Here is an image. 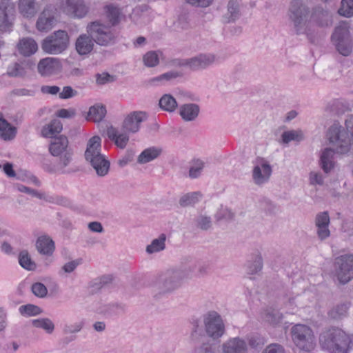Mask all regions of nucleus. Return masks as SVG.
<instances>
[{
  "label": "nucleus",
  "instance_id": "nucleus-1",
  "mask_svg": "<svg viewBox=\"0 0 353 353\" xmlns=\"http://www.w3.org/2000/svg\"><path fill=\"white\" fill-rule=\"evenodd\" d=\"M327 139L332 148H327L321 154V168L328 173L334 168V153L340 154H353V116H349L345 121V125L334 123L327 131Z\"/></svg>",
  "mask_w": 353,
  "mask_h": 353
},
{
  "label": "nucleus",
  "instance_id": "nucleus-2",
  "mask_svg": "<svg viewBox=\"0 0 353 353\" xmlns=\"http://www.w3.org/2000/svg\"><path fill=\"white\" fill-rule=\"evenodd\" d=\"M192 325L190 340L195 343L200 342L205 336L214 340L219 339L225 332V323L221 316L214 310L203 314L201 321L194 320Z\"/></svg>",
  "mask_w": 353,
  "mask_h": 353
},
{
  "label": "nucleus",
  "instance_id": "nucleus-3",
  "mask_svg": "<svg viewBox=\"0 0 353 353\" xmlns=\"http://www.w3.org/2000/svg\"><path fill=\"white\" fill-rule=\"evenodd\" d=\"M193 270V267L173 268L158 274L152 283L154 298L159 299L178 290Z\"/></svg>",
  "mask_w": 353,
  "mask_h": 353
},
{
  "label": "nucleus",
  "instance_id": "nucleus-4",
  "mask_svg": "<svg viewBox=\"0 0 353 353\" xmlns=\"http://www.w3.org/2000/svg\"><path fill=\"white\" fill-rule=\"evenodd\" d=\"M320 344L330 353H349L353 349V336L339 327H331L323 332Z\"/></svg>",
  "mask_w": 353,
  "mask_h": 353
},
{
  "label": "nucleus",
  "instance_id": "nucleus-5",
  "mask_svg": "<svg viewBox=\"0 0 353 353\" xmlns=\"http://www.w3.org/2000/svg\"><path fill=\"white\" fill-rule=\"evenodd\" d=\"M101 139L99 136L91 137L87 143L85 158L99 176H105L110 170V163L101 153Z\"/></svg>",
  "mask_w": 353,
  "mask_h": 353
},
{
  "label": "nucleus",
  "instance_id": "nucleus-6",
  "mask_svg": "<svg viewBox=\"0 0 353 353\" xmlns=\"http://www.w3.org/2000/svg\"><path fill=\"white\" fill-rule=\"evenodd\" d=\"M49 151L54 157H59L58 170L62 173H69L74 170H65L72 161V150L68 147V140L65 136L53 137L49 146Z\"/></svg>",
  "mask_w": 353,
  "mask_h": 353
},
{
  "label": "nucleus",
  "instance_id": "nucleus-7",
  "mask_svg": "<svg viewBox=\"0 0 353 353\" xmlns=\"http://www.w3.org/2000/svg\"><path fill=\"white\" fill-rule=\"evenodd\" d=\"M87 32L97 44L101 46H108L114 44L117 37V33L114 28L100 20L88 23Z\"/></svg>",
  "mask_w": 353,
  "mask_h": 353
},
{
  "label": "nucleus",
  "instance_id": "nucleus-8",
  "mask_svg": "<svg viewBox=\"0 0 353 353\" xmlns=\"http://www.w3.org/2000/svg\"><path fill=\"white\" fill-rule=\"evenodd\" d=\"M309 12V8L301 0H292L290 2L288 15L296 34L305 33Z\"/></svg>",
  "mask_w": 353,
  "mask_h": 353
},
{
  "label": "nucleus",
  "instance_id": "nucleus-9",
  "mask_svg": "<svg viewBox=\"0 0 353 353\" xmlns=\"http://www.w3.org/2000/svg\"><path fill=\"white\" fill-rule=\"evenodd\" d=\"M69 46V36L65 30L54 31L46 37L41 43V49L47 54H59Z\"/></svg>",
  "mask_w": 353,
  "mask_h": 353
},
{
  "label": "nucleus",
  "instance_id": "nucleus-10",
  "mask_svg": "<svg viewBox=\"0 0 353 353\" xmlns=\"http://www.w3.org/2000/svg\"><path fill=\"white\" fill-rule=\"evenodd\" d=\"M292 339L295 345L304 351L312 350L315 346V336L312 330L304 324H296L292 327Z\"/></svg>",
  "mask_w": 353,
  "mask_h": 353
},
{
  "label": "nucleus",
  "instance_id": "nucleus-11",
  "mask_svg": "<svg viewBox=\"0 0 353 353\" xmlns=\"http://www.w3.org/2000/svg\"><path fill=\"white\" fill-rule=\"evenodd\" d=\"M333 275L343 285L352 280L353 279V255L345 254L336 258Z\"/></svg>",
  "mask_w": 353,
  "mask_h": 353
},
{
  "label": "nucleus",
  "instance_id": "nucleus-12",
  "mask_svg": "<svg viewBox=\"0 0 353 353\" xmlns=\"http://www.w3.org/2000/svg\"><path fill=\"white\" fill-rule=\"evenodd\" d=\"M332 40L341 54L345 57L350 54L352 50V42L346 25H341L335 28Z\"/></svg>",
  "mask_w": 353,
  "mask_h": 353
},
{
  "label": "nucleus",
  "instance_id": "nucleus-13",
  "mask_svg": "<svg viewBox=\"0 0 353 353\" xmlns=\"http://www.w3.org/2000/svg\"><path fill=\"white\" fill-rule=\"evenodd\" d=\"M15 14V4L12 0L0 1V30L6 31L12 26Z\"/></svg>",
  "mask_w": 353,
  "mask_h": 353
},
{
  "label": "nucleus",
  "instance_id": "nucleus-14",
  "mask_svg": "<svg viewBox=\"0 0 353 353\" xmlns=\"http://www.w3.org/2000/svg\"><path fill=\"white\" fill-rule=\"evenodd\" d=\"M272 172V167L265 159H256L252 175L254 183L258 185L265 183L270 179Z\"/></svg>",
  "mask_w": 353,
  "mask_h": 353
},
{
  "label": "nucleus",
  "instance_id": "nucleus-15",
  "mask_svg": "<svg viewBox=\"0 0 353 353\" xmlns=\"http://www.w3.org/2000/svg\"><path fill=\"white\" fill-rule=\"evenodd\" d=\"M145 119V112H132L124 119L122 123V130L128 133H136L139 130L141 123Z\"/></svg>",
  "mask_w": 353,
  "mask_h": 353
},
{
  "label": "nucleus",
  "instance_id": "nucleus-16",
  "mask_svg": "<svg viewBox=\"0 0 353 353\" xmlns=\"http://www.w3.org/2000/svg\"><path fill=\"white\" fill-rule=\"evenodd\" d=\"M62 64L58 58L46 57L40 60L37 69L42 76H50L61 70Z\"/></svg>",
  "mask_w": 353,
  "mask_h": 353
},
{
  "label": "nucleus",
  "instance_id": "nucleus-17",
  "mask_svg": "<svg viewBox=\"0 0 353 353\" xmlns=\"http://www.w3.org/2000/svg\"><path fill=\"white\" fill-rule=\"evenodd\" d=\"M221 351V353H248V346L243 339L232 337L222 343Z\"/></svg>",
  "mask_w": 353,
  "mask_h": 353
},
{
  "label": "nucleus",
  "instance_id": "nucleus-18",
  "mask_svg": "<svg viewBox=\"0 0 353 353\" xmlns=\"http://www.w3.org/2000/svg\"><path fill=\"white\" fill-rule=\"evenodd\" d=\"M62 6L65 12L77 18H83L88 11L83 0H64Z\"/></svg>",
  "mask_w": 353,
  "mask_h": 353
},
{
  "label": "nucleus",
  "instance_id": "nucleus-19",
  "mask_svg": "<svg viewBox=\"0 0 353 353\" xmlns=\"http://www.w3.org/2000/svg\"><path fill=\"white\" fill-rule=\"evenodd\" d=\"M216 57L212 54H201L191 59H186L183 65L190 67V69L196 70L204 69L212 65L215 61Z\"/></svg>",
  "mask_w": 353,
  "mask_h": 353
},
{
  "label": "nucleus",
  "instance_id": "nucleus-20",
  "mask_svg": "<svg viewBox=\"0 0 353 353\" xmlns=\"http://www.w3.org/2000/svg\"><path fill=\"white\" fill-rule=\"evenodd\" d=\"M330 216L327 212H322L316 214L315 218V225L318 238L323 241L330 236L329 230Z\"/></svg>",
  "mask_w": 353,
  "mask_h": 353
},
{
  "label": "nucleus",
  "instance_id": "nucleus-21",
  "mask_svg": "<svg viewBox=\"0 0 353 353\" xmlns=\"http://www.w3.org/2000/svg\"><path fill=\"white\" fill-rule=\"evenodd\" d=\"M311 21L321 27H327L332 23V14L321 6L313 8L311 14Z\"/></svg>",
  "mask_w": 353,
  "mask_h": 353
},
{
  "label": "nucleus",
  "instance_id": "nucleus-22",
  "mask_svg": "<svg viewBox=\"0 0 353 353\" xmlns=\"http://www.w3.org/2000/svg\"><path fill=\"white\" fill-rule=\"evenodd\" d=\"M55 18L52 12L46 8L39 15L36 26L40 32H48L53 28Z\"/></svg>",
  "mask_w": 353,
  "mask_h": 353
},
{
  "label": "nucleus",
  "instance_id": "nucleus-23",
  "mask_svg": "<svg viewBox=\"0 0 353 353\" xmlns=\"http://www.w3.org/2000/svg\"><path fill=\"white\" fill-rule=\"evenodd\" d=\"M128 133V132L125 131L120 132L118 129L113 126H110L107 129V135L108 138L121 149H124L129 141V136Z\"/></svg>",
  "mask_w": 353,
  "mask_h": 353
},
{
  "label": "nucleus",
  "instance_id": "nucleus-24",
  "mask_svg": "<svg viewBox=\"0 0 353 353\" xmlns=\"http://www.w3.org/2000/svg\"><path fill=\"white\" fill-rule=\"evenodd\" d=\"M36 248L41 254L51 256L55 249L54 242L49 236L43 235L37 239Z\"/></svg>",
  "mask_w": 353,
  "mask_h": 353
},
{
  "label": "nucleus",
  "instance_id": "nucleus-25",
  "mask_svg": "<svg viewBox=\"0 0 353 353\" xmlns=\"http://www.w3.org/2000/svg\"><path fill=\"white\" fill-rule=\"evenodd\" d=\"M37 5L35 0H19V12L24 17L31 18L34 17L37 12Z\"/></svg>",
  "mask_w": 353,
  "mask_h": 353
},
{
  "label": "nucleus",
  "instance_id": "nucleus-26",
  "mask_svg": "<svg viewBox=\"0 0 353 353\" xmlns=\"http://www.w3.org/2000/svg\"><path fill=\"white\" fill-rule=\"evenodd\" d=\"M17 133V128L12 126L0 112V138L8 141L14 139Z\"/></svg>",
  "mask_w": 353,
  "mask_h": 353
},
{
  "label": "nucleus",
  "instance_id": "nucleus-27",
  "mask_svg": "<svg viewBox=\"0 0 353 353\" xmlns=\"http://www.w3.org/2000/svg\"><path fill=\"white\" fill-rule=\"evenodd\" d=\"M263 268V258L259 251L253 252L247 262L248 272L251 274L259 272Z\"/></svg>",
  "mask_w": 353,
  "mask_h": 353
},
{
  "label": "nucleus",
  "instance_id": "nucleus-28",
  "mask_svg": "<svg viewBox=\"0 0 353 353\" xmlns=\"http://www.w3.org/2000/svg\"><path fill=\"white\" fill-rule=\"evenodd\" d=\"M93 42L89 34H82L76 41V49L80 54H86L92 50Z\"/></svg>",
  "mask_w": 353,
  "mask_h": 353
},
{
  "label": "nucleus",
  "instance_id": "nucleus-29",
  "mask_svg": "<svg viewBox=\"0 0 353 353\" xmlns=\"http://www.w3.org/2000/svg\"><path fill=\"white\" fill-rule=\"evenodd\" d=\"M38 46L36 41L30 38L21 39L18 44L19 52L25 57H29L36 52Z\"/></svg>",
  "mask_w": 353,
  "mask_h": 353
},
{
  "label": "nucleus",
  "instance_id": "nucleus-30",
  "mask_svg": "<svg viewBox=\"0 0 353 353\" xmlns=\"http://www.w3.org/2000/svg\"><path fill=\"white\" fill-rule=\"evenodd\" d=\"M105 114L106 108L105 105L96 104L90 108L86 119L88 121L99 123L103 120Z\"/></svg>",
  "mask_w": 353,
  "mask_h": 353
},
{
  "label": "nucleus",
  "instance_id": "nucleus-31",
  "mask_svg": "<svg viewBox=\"0 0 353 353\" xmlns=\"http://www.w3.org/2000/svg\"><path fill=\"white\" fill-rule=\"evenodd\" d=\"M199 113V107L196 104H185L181 107L180 114L187 121L194 120Z\"/></svg>",
  "mask_w": 353,
  "mask_h": 353
},
{
  "label": "nucleus",
  "instance_id": "nucleus-32",
  "mask_svg": "<svg viewBox=\"0 0 353 353\" xmlns=\"http://www.w3.org/2000/svg\"><path fill=\"white\" fill-rule=\"evenodd\" d=\"M162 150L154 147H151L144 150L138 157L139 163L144 164L157 158L161 153Z\"/></svg>",
  "mask_w": 353,
  "mask_h": 353
},
{
  "label": "nucleus",
  "instance_id": "nucleus-33",
  "mask_svg": "<svg viewBox=\"0 0 353 353\" xmlns=\"http://www.w3.org/2000/svg\"><path fill=\"white\" fill-rule=\"evenodd\" d=\"M240 6L237 0H230L228 3V14L225 16L227 23L234 22L240 17Z\"/></svg>",
  "mask_w": 353,
  "mask_h": 353
},
{
  "label": "nucleus",
  "instance_id": "nucleus-34",
  "mask_svg": "<svg viewBox=\"0 0 353 353\" xmlns=\"http://www.w3.org/2000/svg\"><path fill=\"white\" fill-rule=\"evenodd\" d=\"M202 194L200 192H191L183 194L179 200V204L183 207H188L197 203L201 199Z\"/></svg>",
  "mask_w": 353,
  "mask_h": 353
},
{
  "label": "nucleus",
  "instance_id": "nucleus-35",
  "mask_svg": "<svg viewBox=\"0 0 353 353\" xmlns=\"http://www.w3.org/2000/svg\"><path fill=\"white\" fill-rule=\"evenodd\" d=\"M166 238L165 234H161L158 238L153 239L151 243L147 245L146 252L151 254L165 250Z\"/></svg>",
  "mask_w": 353,
  "mask_h": 353
},
{
  "label": "nucleus",
  "instance_id": "nucleus-36",
  "mask_svg": "<svg viewBox=\"0 0 353 353\" xmlns=\"http://www.w3.org/2000/svg\"><path fill=\"white\" fill-rule=\"evenodd\" d=\"M282 317V314L279 311L272 308L264 310L261 313V319L271 325L279 323Z\"/></svg>",
  "mask_w": 353,
  "mask_h": 353
},
{
  "label": "nucleus",
  "instance_id": "nucleus-37",
  "mask_svg": "<svg viewBox=\"0 0 353 353\" xmlns=\"http://www.w3.org/2000/svg\"><path fill=\"white\" fill-rule=\"evenodd\" d=\"M63 126L61 121L58 119L52 120L48 125L44 126L42 129V134L45 137H53L62 130Z\"/></svg>",
  "mask_w": 353,
  "mask_h": 353
},
{
  "label": "nucleus",
  "instance_id": "nucleus-38",
  "mask_svg": "<svg viewBox=\"0 0 353 353\" xmlns=\"http://www.w3.org/2000/svg\"><path fill=\"white\" fill-rule=\"evenodd\" d=\"M205 167V163L200 159L193 160L190 163V165L188 171V176L192 179L199 178L203 172Z\"/></svg>",
  "mask_w": 353,
  "mask_h": 353
},
{
  "label": "nucleus",
  "instance_id": "nucleus-39",
  "mask_svg": "<svg viewBox=\"0 0 353 353\" xmlns=\"http://www.w3.org/2000/svg\"><path fill=\"white\" fill-rule=\"evenodd\" d=\"M106 17L112 27L119 22L121 12L119 8L114 5H108L105 7Z\"/></svg>",
  "mask_w": 353,
  "mask_h": 353
},
{
  "label": "nucleus",
  "instance_id": "nucleus-40",
  "mask_svg": "<svg viewBox=\"0 0 353 353\" xmlns=\"http://www.w3.org/2000/svg\"><path fill=\"white\" fill-rule=\"evenodd\" d=\"M195 225L202 231L209 230L212 228V221L210 216L201 214L195 219Z\"/></svg>",
  "mask_w": 353,
  "mask_h": 353
},
{
  "label": "nucleus",
  "instance_id": "nucleus-41",
  "mask_svg": "<svg viewBox=\"0 0 353 353\" xmlns=\"http://www.w3.org/2000/svg\"><path fill=\"white\" fill-rule=\"evenodd\" d=\"M160 107L166 111L172 112L177 106L175 99L170 94H164L159 100Z\"/></svg>",
  "mask_w": 353,
  "mask_h": 353
},
{
  "label": "nucleus",
  "instance_id": "nucleus-42",
  "mask_svg": "<svg viewBox=\"0 0 353 353\" xmlns=\"http://www.w3.org/2000/svg\"><path fill=\"white\" fill-rule=\"evenodd\" d=\"M179 74L176 72H168L150 80L151 86H165L163 81H170L176 78Z\"/></svg>",
  "mask_w": 353,
  "mask_h": 353
},
{
  "label": "nucleus",
  "instance_id": "nucleus-43",
  "mask_svg": "<svg viewBox=\"0 0 353 353\" xmlns=\"http://www.w3.org/2000/svg\"><path fill=\"white\" fill-rule=\"evenodd\" d=\"M32 324L35 327L43 329L48 333H52L54 330L53 322L48 318L34 319Z\"/></svg>",
  "mask_w": 353,
  "mask_h": 353
},
{
  "label": "nucleus",
  "instance_id": "nucleus-44",
  "mask_svg": "<svg viewBox=\"0 0 353 353\" xmlns=\"http://www.w3.org/2000/svg\"><path fill=\"white\" fill-rule=\"evenodd\" d=\"M348 305L346 303L339 304L332 307L328 314L334 319H340L345 316L347 314Z\"/></svg>",
  "mask_w": 353,
  "mask_h": 353
},
{
  "label": "nucleus",
  "instance_id": "nucleus-45",
  "mask_svg": "<svg viewBox=\"0 0 353 353\" xmlns=\"http://www.w3.org/2000/svg\"><path fill=\"white\" fill-rule=\"evenodd\" d=\"M19 262L26 270H33L36 268V264L32 261L28 252L26 250L20 252Z\"/></svg>",
  "mask_w": 353,
  "mask_h": 353
},
{
  "label": "nucleus",
  "instance_id": "nucleus-46",
  "mask_svg": "<svg viewBox=\"0 0 353 353\" xmlns=\"http://www.w3.org/2000/svg\"><path fill=\"white\" fill-rule=\"evenodd\" d=\"M282 141L284 143H288L291 141H300L303 139V134L301 130L285 131L282 134Z\"/></svg>",
  "mask_w": 353,
  "mask_h": 353
},
{
  "label": "nucleus",
  "instance_id": "nucleus-47",
  "mask_svg": "<svg viewBox=\"0 0 353 353\" xmlns=\"http://www.w3.org/2000/svg\"><path fill=\"white\" fill-rule=\"evenodd\" d=\"M19 311L21 315L28 316H36L42 313V310L39 307L32 304L21 305L19 308Z\"/></svg>",
  "mask_w": 353,
  "mask_h": 353
},
{
  "label": "nucleus",
  "instance_id": "nucleus-48",
  "mask_svg": "<svg viewBox=\"0 0 353 353\" xmlns=\"http://www.w3.org/2000/svg\"><path fill=\"white\" fill-rule=\"evenodd\" d=\"M339 14L345 17L353 16V0H341Z\"/></svg>",
  "mask_w": 353,
  "mask_h": 353
},
{
  "label": "nucleus",
  "instance_id": "nucleus-49",
  "mask_svg": "<svg viewBox=\"0 0 353 353\" xmlns=\"http://www.w3.org/2000/svg\"><path fill=\"white\" fill-rule=\"evenodd\" d=\"M43 93L50 94L52 95H56L59 94V97L61 99H67L72 98L77 94V91L76 90H62L61 92H59L60 90H41Z\"/></svg>",
  "mask_w": 353,
  "mask_h": 353
},
{
  "label": "nucleus",
  "instance_id": "nucleus-50",
  "mask_svg": "<svg viewBox=\"0 0 353 353\" xmlns=\"http://www.w3.org/2000/svg\"><path fill=\"white\" fill-rule=\"evenodd\" d=\"M194 353H221L220 350L210 342L202 343L194 350Z\"/></svg>",
  "mask_w": 353,
  "mask_h": 353
},
{
  "label": "nucleus",
  "instance_id": "nucleus-51",
  "mask_svg": "<svg viewBox=\"0 0 353 353\" xmlns=\"http://www.w3.org/2000/svg\"><path fill=\"white\" fill-rule=\"evenodd\" d=\"M144 64L148 67H154L159 63V55L155 51L148 52L143 57Z\"/></svg>",
  "mask_w": 353,
  "mask_h": 353
},
{
  "label": "nucleus",
  "instance_id": "nucleus-52",
  "mask_svg": "<svg viewBox=\"0 0 353 353\" xmlns=\"http://www.w3.org/2000/svg\"><path fill=\"white\" fill-rule=\"evenodd\" d=\"M117 80V77L108 72L96 74V81L99 85H107Z\"/></svg>",
  "mask_w": 353,
  "mask_h": 353
},
{
  "label": "nucleus",
  "instance_id": "nucleus-53",
  "mask_svg": "<svg viewBox=\"0 0 353 353\" xmlns=\"http://www.w3.org/2000/svg\"><path fill=\"white\" fill-rule=\"evenodd\" d=\"M16 188L21 192L26 193L28 194L39 198L40 199H46L45 194L43 193L38 192L36 190L26 187L21 184H17Z\"/></svg>",
  "mask_w": 353,
  "mask_h": 353
},
{
  "label": "nucleus",
  "instance_id": "nucleus-54",
  "mask_svg": "<svg viewBox=\"0 0 353 353\" xmlns=\"http://www.w3.org/2000/svg\"><path fill=\"white\" fill-rule=\"evenodd\" d=\"M190 16L188 12H182L178 17L177 26L182 30H187L190 28Z\"/></svg>",
  "mask_w": 353,
  "mask_h": 353
},
{
  "label": "nucleus",
  "instance_id": "nucleus-55",
  "mask_svg": "<svg viewBox=\"0 0 353 353\" xmlns=\"http://www.w3.org/2000/svg\"><path fill=\"white\" fill-rule=\"evenodd\" d=\"M32 293L37 297L43 298L48 294V289L44 284L37 282L32 284L31 288Z\"/></svg>",
  "mask_w": 353,
  "mask_h": 353
},
{
  "label": "nucleus",
  "instance_id": "nucleus-56",
  "mask_svg": "<svg viewBox=\"0 0 353 353\" xmlns=\"http://www.w3.org/2000/svg\"><path fill=\"white\" fill-rule=\"evenodd\" d=\"M24 73V69L21 64L14 63L10 65L7 70V74L10 77L22 76Z\"/></svg>",
  "mask_w": 353,
  "mask_h": 353
},
{
  "label": "nucleus",
  "instance_id": "nucleus-57",
  "mask_svg": "<svg viewBox=\"0 0 353 353\" xmlns=\"http://www.w3.org/2000/svg\"><path fill=\"white\" fill-rule=\"evenodd\" d=\"M83 325L84 323L82 321L70 325H65L63 332L68 334L79 332L83 327Z\"/></svg>",
  "mask_w": 353,
  "mask_h": 353
},
{
  "label": "nucleus",
  "instance_id": "nucleus-58",
  "mask_svg": "<svg viewBox=\"0 0 353 353\" xmlns=\"http://www.w3.org/2000/svg\"><path fill=\"white\" fill-rule=\"evenodd\" d=\"M249 345L254 349H260L265 345V341L264 338L256 335L252 336L248 339Z\"/></svg>",
  "mask_w": 353,
  "mask_h": 353
},
{
  "label": "nucleus",
  "instance_id": "nucleus-59",
  "mask_svg": "<svg viewBox=\"0 0 353 353\" xmlns=\"http://www.w3.org/2000/svg\"><path fill=\"white\" fill-rule=\"evenodd\" d=\"M310 183L311 185H323V178L320 172H311L309 175Z\"/></svg>",
  "mask_w": 353,
  "mask_h": 353
},
{
  "label": "nucleus",
  "instance_id": "nucleus-60",
  "mask_svg": "<svg viewBox=\"0 0 353 353\" xmlns=\"http://www.w3.org/2000/svg\"><path fill=\"white\" fill-rule=\"evenodd\" d=\"M57 116L60 118L69 119L74 117L76 112L74 109H61L56 113Z\"/></svg>",
  "mask_w": 353,
  "mask_h": 353
},
{
  "label": "nucleus",
  "instance_id": "nucleus-61",
  "mask_svg": "<svg viewBox=\"0 0 353 353\" xmlns=\"http://www.w3.org/2000/svg\"><path fill=\"white\" fill-rule=\"evenodd\" d=\"M262 353H285V352L281 345L273 343L268 345Z\"/></svg>",
  "mask_w": 353,
  "mask_h": 353
},
{
  "label": "nucleus",
  "instance_id": "nucleus-62",
  "mask_svg": "<svg viewBox=\"0 0 353 353\" xmlns=\"http://www.w3.org/2000/svg\"><path fill=\"white\" fill-rule=\"evenodd\" d=\"M217 220L221 219H227L232 220L234 217V213L232 212L230 210L224 209L219 212L216 216Z\"/></svg>",
  "mask_w": 353,
  "mask_h": 353
},
{
  "label": "nucleus",
  "instance_id": "nucleus-63",
  "mask_svg": "<svg viewBox=\"0 0 353 353\" xmlns=\"http://www.w3.org/2000/svg\"><path fill=\"white\" fill-rule=\"evenodd\" d=\"M185 1L193 6L206 8L212 3L213 0H185Z\"/></svg>",
  "mask_w": 353,
  "mask_h": 353
},
{
  "label": "nucleus",
  "instance_id": "nucleus-64",
  "mask_svg": "<svg viewBox=\"0 0 353 353\" xmlns=\"http://www.w3.org/2000/svg\"><path fill=\"white\" fill-rule=\"evenodd\" d=\"M7 327V314L2 307H0V333L5 332Z\"/></svg>",
  "mask_w": 353,
  "mask_h": 353
}]
</instances>
